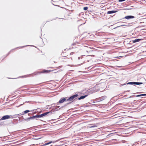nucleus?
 Returning <instances> with one entry per match:
<instances>
[{"label": "nucleus", "mask_w": 146, "mask_h": 146, "mask_svg": "<svg viewBox=\"0 0 146 146\" xmlns=\"http://www.w3.org/2000/svg\"><path fill=\"white\" fill-rule=\"evenodd\" d=\"M67 97L65 98H61L59 101L57 103V105H58L59 103H63L66 101L67 99Z\"/></svg>", "instance_id": "39448f33"}, {"label": "nucleus", "mask_w": 146, "mask_h": 146, "mask_svg": "<svg viewBox=\"0 0 146 146\" xmlns=\"http://www.w3.org/2000/svg\"><path fill=\"white\" fill-rule=\"evenodd\" d=\"M73 45H74V44H73Z\"/></svg>", "instance_id": "bb28decb"}, {"label": "nucleus", "mask_w": 146, "mask_h": 146, "mask_svg": "<svg viewBox=\"0 0 146 146\" xmlns=\"http://www.w3.org/2000/svg\"><path fill=\"white\" fill-rule=\"evenodd\" d=\"M143 82H130L127 83L128 84L131 85H140L142 84Z\"/></svg>", "instance_id": "20e7f679"}, {"label": "nucleus", "mask_w": 146, "mask_h": 146, "mask_svg": "<svg viewBox=\"0 0 146 146\" xmlns=\"http://www.w3.org/2000/svg\"><path fill=\"white\" fill-rule=\"evenodd\" d=\"M10 116L8 115H4L0 119V120H5L7 119H8L10 118H13V117L11 115Z\"/></svg>", "instance_id": "f03ea898"}, {"label": "nucleus", "mask_w": 146, "mask_h": 146, "mask_svg": "<svg viewBox=\"0 0 146 146\" xmlns=\"http://www.w3.org/2000/svg\"><path fill=\"white\" fill-rule=\"evenodd\" d=\"M97 127V126L96 125H94L93 126H91L90 127V128H93V127Z\"/></svg>", "instance_id": "a211bd4d"}, {"label": "nucleus", "mask_w": 146, "mask_h": 146, "mask_svg": "<svg viewBox=\"0 0 146 146\" xmlns=\"http://www.w3.org/2000/svg\"><path fill=\"white\" fill-rule=\"evenodd\" d=\"M51 71L50 70H44L42 73H48V72H51Z\"/></svg>", "instance_id": "f8f14e48"}, {"label": "nucleus", "mask_w": 146, "mask_h": 146, "mask_svg": "<svg viewBox=\"0 0 146 146\" xmlns=\"http://www.w3.org/2000/svg\"><path fill=\"white\" fill-rule=\"evenodd\" d=\"M142 40V39H139V38L137 39H135L134 40H133V43H135V42H139L140 41H141Z\"/></svg>", "instance_id": "6e6552de"}, {"label": "nucleus", "mask_w": 146, "mask_h": 146, "mask_svg": "<svg viewBox=\"0 0 146 146\" xmlns=\"http://www.w3.org/2000/svg\"><path fill=\"white\" fill-rule=\"evenodd\" d=\"M52 143H54V142H52V141H50V142H49L48 143H45L44 145H48L49 144H50Z\"/></svg>", "instance_id": "ddd939ff"}, {"label": "nucleus", "mask_w": 146, "mask_h": 146, "mask_svg": "<svg viewBox=\"0 0 146 146\" xmlns=\"http://www.w3.org/2000/svg\"><path fill=\"white\" fill-rule=\"evenodd\" d=\"M30 111L29 110H26L24 111V112L25 113H27L29 112Z\"/></svg>", "instance_id": "dca6fc26"}, {"label": "nucleus", "mask_w": 146, "mask_h": 146, "mask_svg": "<svg viewBox=\"0 0 146 146\" xmlns=\"http://www.w3.org/2000/svg\"><path fill=\"white\" fill-rule=\"evenodd\" d=\"M60 106H57V107L55 109V110H56V111H57V110H58L59 109H60V108H59Z\"/></svg>", "instance_id": "2eb2a0df"}, {"label": "nucleus", "mask_w": 146, "mask_h": 146, "mask_svg": "<svg viewBox=\"0 0 146 146\" xmlns=\"http://www.w3.org/2000/svg\"><path fill=\"white\" fill-rule=\"evenodd\" d=\"M30 114V113H28V115L29 116Z\"/></svg>", "instance_id": "b1692460"}, {"label": "nucleus", "mask_w": 146, "mask_h": 146, "mask_svg": "<svg viewBox=\"0 0 146 146\" xmlns=\"http://www.w3.org/2000/svg\"><path fill=\"white\" fill-rule=\"evenodd\" d=\"M3 125L2 122L0 123V126H2Z\"/></svg>", "instance_id": "4be33fe9"}, {"label": "nucleus", "mask_w": 146, "mask_h": 146, "mask_svg": "<svg viewBox=\"0 0 146 146\" xmlns=\"http://www.w3.org/2000/svg\"><path fill=\"white\" fill-rule=\"evenodd\" d=\"M83 57H78V60H80V58H83Z\"/></svg>", "instance_id": "412c9836"}, {"label": "nucleus", "mask_w": 146, "mask_h": 146, "mask_svg": "<svg viewBox=\"0 0 146 146\" xmlns=\"http://www.w3.org/2000/svg\"><path fill=\"white\" fill-rule=\"evenodd\" d=\"M88 9V7H85L83 8L84 10H87Z\"/></svg>", "instance_id": "f3484780"}, {"label": "nucleus", "mask_w": 146, "mask_h": 146, "mask_svg": "<svg viewBox=\"0 0 146 146\" xmlns=\"http://www.w3.org/2000/svg\"><path fill=\"white\" fill-rule=\"evenodd\" d=\"M78 95L77 94H76L73 95L72 96H71L69 98H67L66 100L67 101H69L70 102L68 103L67 104H70L71 102H73L74 100L77 99V97Z\"/></svg>", "instance_id": "f257e3e1"}, {"label": "nucleus", "mask_w": 146, "mask_h": 146, "mask_svg": "<svg viewBox=\"0 0 146 146\" xmlns=\"http://www.w3.org/2000/svg\"><path fill=\"white\" fill-rule=\"evenodd\" d=\"M117 11H113V10L111 11H109L107 12V14H111L116 13Z\"/></svg>", "instance_id": "0eeeda50"}, {"label": "nucleus", "mask_w": 146, "mask_h": 146, "mask_svg": "<svg viewBox=\"0 0 146 146\" xmlns=\"http://www.w3.org/2000/svg\"><path fill=\"white\" fill-rule=\"evenodd\" d=\"M143 96V94H140L139 95H137L136 96V97H140V96Z\"/></svg>", "instance_id": "6ab92c4d"}, {"label": "nucleus", "mask_w": 146, "mask_h": 146, "mask_svg": "<svg viewBox=\"0 0 146 146\" xmlns=\"http://www.w3.org/2000/svg\"><path fill=\"white\" fill-rule=\"evenodd\" d=\"M52 112L50 111H48L47 112H46L45 113H42L40 115H39V117H43L44 116L48 114H49V115H50L52 114Z\"/></svg>", "instance_id": "7ed1b4c3"}, {"label": "nucleus", "mask_w": 146, "mask_h": 146, "mask_svg": "<svg viewBox=\"0 0 146 146\" xmlns=\"http://www.w3.org/2000/svg\"><path fill=\"white\" fill-rule=\"evenodd\" d=\"M32 119H33L34 118H40V117H39V115H36L32 117Z\"/></svg>", "instance_id": "9d476101"}, {"label": "nucleus", "mask_w": 146, "mask_h": 146, "mask_svg": "<svg viewBox=\"0 0 146 146\" xmlns=\"http://www.w3.org/2000/svg\"><path fill=\"white\" fill-rule=\"evenodd\" d=\"M135 18V17L133 16L129 15L125 17L124 18V19H133Z\"/></svg>", "instance_id": "423d86ee"}, {"label": "nucleus", "mask_w": 146, "mask_h": 146, "mask_svg": "<svg viewBox=\"0 0 146 146\" xmlns=\"http://www.w3.org/2000/svg\"><path fill=\"white\" fill-rule=\"evenodd\" d=\"M131 96L130 97H129V98H130L131 97V96Z\"/></svg>", "instance_id": "393cba45"}, {"label": "nucleus", "mask_w": 146, "mask_h": 146, "mask_svg": "<svg viewBox=\"0 0 146 146\" xmlns=\"http://www.w3.org/2000/svg\"><path fill=\"white\" fill-rule=\"evenodd\" d=\"M88 95H85L83 96H82L80 97L79 98H78V100H81L82 99H83L84 98H85Z\"/></svg>", "instance_id": "1a4fd4ad"}, {"label": "nucleus", "mask_w": 146, "mask_h": 146, "mask_svg": "<svg viewBox=\"0 0 146 146\" xmlns=\"http://www.w3.org/2000/svg\"><path fill=\"white\" fill-rule=\"evenodd\" d=\"M106 96H104L101 97L100 98V100H104L106 98Z\"/></svg>", "instance_id": "4468645a"}, {"label": "nucleus", "mask_w": 146, "mask_h": 146, "mask_svg": "<svg viewBox=\"0 0 146 146\" xmlns=\"http://www.w3.org/2000/svg\"><path fill=\"white\" fill-rule=\"evenodd\" d=\"M29 45H27V46H21V47H19V48H23V47H25L26 46H29Z\"/></svg>", "instance_id": "aec40b11"}, {"label": "nucleus", "mask_w": 146, "mask_h": 146, "mask_svg": "<svg viewBox=\"0 0 146 146\" xmlns=\"http://www.w3.org/2000/svg\"><path fill=\"white\" fill-rule=\"evenodd\" d=\"M129 91H127V92H129Z\"/></svg>", "instance_id": "a878e982"}, {"label": "nucleus", "mask_w": 146, "mask_h": 146, "mask_svg": "<svg viewBox=\"0 0 146 146\" xmlns=\"http://www.w3.org/2000/svg\"><path fill=\"white\" fill-rule=\"evenodd\" d=\"M143 96H146V94H143Z\"/></svg>", "instance_id": "5701e85b"}, {"label": "nucleus", "mask_w": 146, "mask_h": 146, "mask_svg": "<svg viewBox=\"0 0 146 146\" xmlns=\"http://www.w3.org/2000/svg\"><path fill=\"white\" fill-rule=\"evenodd\" d=\"M31 119H32V117L25 119L24 120L28 121Z\"/></svg>", "instance_id": "9b49d317"}]
</instances>
